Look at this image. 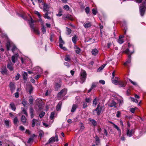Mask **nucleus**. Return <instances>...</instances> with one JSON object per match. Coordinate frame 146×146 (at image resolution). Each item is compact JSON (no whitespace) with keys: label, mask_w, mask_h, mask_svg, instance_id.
<instances>
[{"label":"nucleus","mask_w":146,"mask_h":146,"mask_svg":"<svg viewBox=\"0 0 146 146\" xmlns=\"http://www.w3.org/2000/svg\"><path fill=\"white\" fill-rule=\"evenodd\" d=\"M90 121L92 122L94 126H95L96 125V122L94 120L92 119H90Z\"/></svg>","instance_id":"obj_32"},{"label":"nucleus","mask_w":146,"mask_h":146,"mask_svg":"<svg viewBox=\"0 0 146 146\" xmlns=\"http://www.w3.org/2000/svg\"><path fill=\"white\" fill-rule=\"evenodd\" d=\"M112 82L113 84H118L119 81H117V80H115L114 79V78L113 79L112 78Z\"/></svg>","instance_id":"obj_37"},{"label":"nucleus","mask_w":146,"mask_h":146,"mask_svg":"<svg viewBox=\"0 0 146 146\" xmlns=\"http://www.w3.org/2000/svg\"><path fill=\"white\" fill-rule=\"evenodd\" d=\"M145 2H144L143 4L141 5L139 7L140 12L141 15L142 16H143L145 13Z\"/></svg>","instance_id":"obj_4"},{"label":"nucleus","mask_w":146,"mask_h":146,"mask_svg":"<svg viewBox=\"0 0 146 146\" xmlns=\"http://www.w3.org/2000/svg\"><path fill=\"white\" fill-rule=\"evenodd\" d=\"M19 56V54L18 53H17L14 55L12 56L11 60L12 62L13 63H15V62L16 61L17 59V57Z\"/></svg>","instance_id":"obj_9"},{"label":"nucleus","mask_w":146,"mask_h":146,"mask_svg":"<svg viewBox=\"0 0 146 146\" xmlns=\"http://www.w3.org/2000/svg\"><path fill=\"white\" fill-rule=\"evenodd\" d=\"M6 46L7 50H10V48L11 47L10 43L9 42H7Z\"/></svg>","instance_id":"obj_34"},{"label":"nucleus","mask_w":146,"mask_h":146,"mask_svg":"<svg viewBox=\"0 0 146 146\" xmlns=\"http://www.w3.org/2000/svg\"><path fill=\"white\" fill-rule=\"evenodd\" d=\"M64 17V19L65 20H66L67 19H68L71 21H73V18L72 16L69 14L65 15Z\"/></svg>","instance_id":"obj_12"},{"label":"nucleus","mask_w":146,"mask_h":146,"mask_svg":"<svg viewBox=\"0 0 146 146\" xmlns=\"http://www.w3.org/2000/svg\"><path fill=\"white\" fill-rule=\"evenodd\" d=\"M82 103L83 108H85L87 107V106H88L86 102H82Z\"/></svg>","instance_id":"obj_44"},{"label":"nucleus","mask_w":146,"mask_h":146,"mask_svg":"<svg viewBox=\"0 0 146 146\" xmlns=\"http://www.w3.org/2000/svg\"><path fill=\"white\" fill-rule=\"evenodd\" d=\"M91 25V24L90 22L88 23L84 24V26L86 28L90 27Z\"/></svg>","instance_id":"obj_26"},{"label":"nucleus","mask_w":146,"mask_h":146,"mask_svg":"<svg viewBox=\"0 0 146 146\" xmlns=\"http://www.w3.org/2000/svg\"><path fill=\"white\" fill-rule=\"evenodd\" d=\"M39 18V19L38 20V22H40L42 25H43L44 23V21L42 19H41V17Z\"/></svg>","instance_id":"obj_52"},{"label":"nucleus","mask_w":146,"mask_h":146,"mask_svg":"<svg viewBox=\"0 0 146 146\" xmlns=\"http://www.w3.org/2000/svg\"><path fill=\"white\" fill-rule=\"evenodd\" d=\"M85 11L87 14H88L90 11V8L89 7H87L85 9Z\"/></svg>","instance_id":"obj_50"},{"label":"nucleus","mask_w":146,"mask_h":146,"mask_svg":"<svg viewBox=\"0 0 146 146\" xmlns=\"http://www.w3.org/2000/svg\"><path fill=\"white\" fill-rule=\"evenodd\" d=\"M20 75L18 73L17 75L15 76V79L16 80H19V79L20 77Z\"/></svg>","instance_id":"obj_58"},{"label":"nucleus","mask_w":146,"mask_h":146,"mask_svg":"<svg viewBox=\"0 0 146 146\" xmlns=\"http://www.w3.org/2000/svg\"><path fill=\"white\" fill-rule=\"evenodd\" d=\"M65 60L66 61L69 62L70 60V57L69 56H66L65 57Z\"/></svg>","instance_id":"obj_48"},{"label":"nucleus","mask_w":146,"mask_h":146,"mask_svg":"<svg viewBox=\"0 0 146 146\" xmlns=\"http://www.w3.org/2000/svg\"><path fill=\"white\" fill-rule=\"evenodd\" d=\"M49 7L47 4L45 3L43 4V10L44 11H45L46 12L48 11Z\"/></svg>","instance_id":"obj_15"},{"label":"nucleus","mask_w":146,"mask_h":146,"mask_svg":"<svg viewBox=\"0 0 146 146\" xmlns=\"http://www.w3.org/2000/svg\"><path fill=\"white\" fill-rule=\"evenodd\" d=\"M38 121L37 120L35 119H33L32 120V127H34L35 126L36 123Z\"/></svg>","instance_id":"obj_28"},{"label":"nucleus","mask_w":146,"mask_h":146,"mask_svg":"<svg viewBox=\"0 0 146 146\" xmlns=\"http://www.w3.org/2000/svg\"><path fill=\"white\" fill-rule=\"evenodd\" d=\"M77 38V37L76 35H75L72 38V41L74 44L76 43V39Z\"/></svg>","instance_id":"obj_30"},{"label":"nucleus","mask_w":146,"mask_h":146,"mask_svg":"<svg viewBox=\"0 0 146 146\" xmlns=\"http://www.w3.org/2000/svg\"><path fill=\"white\" fill-rule=\"evenodd\" d=\"M132 131L133 129H131L130 130L128 128H127V131L126 134L127 136L129 137H131L132 135Z\"/></svg>","instance_id":"obj_17"},{"label":"nucleus","mask_w":146,"mask_h":146,"mask_svg":"<svg viewBox=\"0 0 146 146\" xmlns=\"http://www.w3.org/2000/svg\"><path fill=\"white\" fill-rule=\"evenodd\" d=\"M108 106L111 107H113L114 108H116L117 103L114 101L112 100L108 104Z\"/></svg>","instance_id":"obj_10"},{"label":"nucleus","mask_w":146,"mask_h":146,"mask_svg":"<svg viewBox=\"0 0 146 146\" xmlns=\"http://www.w3.org/2000/svg\"><path fill=\"white\" fill-rule=\"evenodd\" d=\"M130 111L132 113H134L135 111V108H132L130 109Z\"/></svg>","instance_id":"obj_64"},{"label":"nucleus","mask_w":146,"mask_h":146,"mask_svg":"<svg viewBox=\"0 0 146 146\" xmlns=\"http://www.w3.org/2000/svg\"><path fill=\"white\" fill-rule=\"evenodd\" d=\"M11 107V109L13 111H15L16 109V107L15 105L13 103H11L10 104Z\"/></svg>","instance_id":"obj_25"},{"label":"nucleus","mask_w":146,"mask_h":146,"mask_svg":"<svg viewBox=\"0 0 146 146\" xmlns=\"http://www.w3.org/2000/svg\"><path fill=\"white\" fill-rule=\"evenodd\" d=\"M110 123H111L112 124H113L114 125V127L118 131H120V129L115 124L113 123V122H110Z\"/></svg>","instance_id":"obj_43"},{"label":"nucleus","mask_w":146,"mask_h":146,"mask_svg":"<svg viewBox=\"0 0 146 146\" xmlns=\"http://www.w3.org/2000/svg\"><path fill=\"white\" fill-rule=\"evenodd\" d=\"M45 112L44 111H42L39 115L40 118H42L45 114Z\"/></svg>","instance_id":"obj_54"},{"label":"nucleus","mask_w":146,"mask_h":146,"mask_svg":"<svg viewBox=\"0 0 146 146\" xmlns=\"http://www.w3.org/2000/svg\"><path fill=\"white\" fill-rule=\"evenodd\" d=\"M59 44H64V41L62 40V37L61 36H60L59 37Z\"/></svg>","instance_id":"obj_53"},{"label":"nucleus","mask_w":146,"mask_h":146,"mask_svg":"<svg viewBox=\"0 0 146 146\" xmlns=\"http://www.w3.org/2000/svg\"><path fill=\"white\" fill-rule=\"evenodd\" d=\"M99 104L97 106V108L93 111H96V112L97 114L98 115H100L101 113L103 111L105 110V108L102 106H100Z\"/></svg>","instance_id":"obj_2"},{"label":"nucleus","mask_w":146,"mask_h":146,"mask_svg":"<svg viewBox=\"0 0 146 146\" xmlns=\"http://www.w3.org/2000/svg\"><path fill=\"white\" fill-rule=\"evenodd\" d=\"M130 98L131 99L132 101L136 103H138V101L137 100L135 99L134 98L130 97Z\"/></svg>","instance_id":"obj_39"},{"label":"nucleus","mask_w":146,"mask_h":146,"mask_svg":"<svg viewBox=\"0 0 146 146\" xmlns=\"http://www.w3.org/2000/svg\"><path fill=\"white\" fill-rule=\"evenodd\" d=\"M98 51L96 49H94L92 51V53L94 55H96L98 54Z\"/></svg>","instance_id":"obj_22"},{"label":"nucleus","mask_w":146,"mask_h":146,"mask_svg":"<svg viewBox=\"0 0 146 146\" xmlns=\"http://www.w3.org/2000/svg\"><path fill=\"white\" fill-rule=\"evenodd\" d=\"M29 102L30 104H33V99L32 98H30L29 100Z\"/></svg>","instance_id":"obj_63"},{"label":"nucleus","mask_w":146,"mask_h":146,"mask_svg":"<svg viewBox=\"0 0 146 146\" xmlns=\"http://www.w3.org/2000/svg\"><path fill=\"white\" fill-rule=\"evenodd\" d=\"M13 64L11 62H8V64L7 65V68L10 70V71H12L13 70Z\"/></svg>","instance_id":"obj_7"},{"label":"nucleus","mask_w":146,"mask_h":146,"mask_svg":"<svg viewBox=\"0 0 146 146\" xmlns=\"http://www.w3.org/2000/svg\"><path fill=\"white\" fill-rule=\"evenodd\" d=\"M77 107L78 106L77 105L73 104L72 106V107L71 110V111L72 112H74L76 110Z\"/></svg>","instance_id":"obj_24"},{"label":"nucleus","mask_w":146,"mask_h":146,"mask_svg":"<svg viewBox=\"0 0 146 146\" xmlns=\"http://www.w3.org/2000/svg\"><path fill=\"white\" fill-rule=\"evenodd\" d=\"M61 85L62 83L61 82L55 83L54 86L55 90H57L58 89L60 88Z\"/></svg>","instance_id":"obj_13"},{"label":"nucleus","mask_w":146,"mask_h":146,"mask_svg":"<svg viewBox=\"0 0 146 146\" xmlns=\"http://www.w3.org/2000/svg\"><path fill=\"white\" fill-rule=\"evenodd\" d=\"M35 13L38 16V18L41 17V16L40 14V13L36 11L35 12Z\"/></svg>","instance_id":"obj_55"},{"label":"nucleus","mask_w":146,"mask_h":146,"mask_svg":"<svg viewBox=\"0 0 146 146\" xmlns=\"http://www.w3.org/2000/svg\"><path fill=\"white\" fill-rule=\"evenodd\" d=\"M121 112L119 111H118L117 112L116 116L117 117H119L121 115Z\"/></svg>","instance_id":"obj_59"},{"label":"nucleus","mask_w":146,"mask_h":146,"mask_svg":"<svg viewBox=\"0 0 146 146\" xmlns=\"http://www.w3.org/2000/svg\"><path fill=\"white\" fill-rule=\"evenodd\" d=\"M29 111H30V114L33 113L34 110L32 107H31L30 108V109H29Z\"/></svg>","instance_id":"obj_61"},{"label":"nucleus","mask_w":146,"mask_h":146,"mask_svg":"<svg viewBox=\"0 0 146 146\" xmlns=\"http://www.w3.org/2000/svg\"><path fill=\"white\" fill-rule=\"evenodd\" d=\"M129 80L131 84H132L133 85H135V86L137 85V83L136 82L133 81L130 79H129Z\"/></svg>","instance_id":"obj_60"},{"label":"nucleus","mask_w":146,"mask_h":146,"mask_svg":"<svg viewBox=\"0 0 146 146\" xmlns=\"http://www.w3.org/2000/svg\"><path fill=\"white\" fill-rule=\"evenodd\" d=\"M18 122V119L17 117H15L13 119V122L15 124H17Z\"/></svg>","instance_id":"obj_47"},{"label":"nucleus","mask_w":146,"mask_h":146,"mask_svg":"<svg viewBox=\"0 0 146 146\" xmlns=\"http://www.w3.org/2000/svg\"><path fill=\"white\" fill-rule=\"evenodd\" d=\"M92 101V99L90 98H86L85 99V102L86 103H90Z\"/></svg>","instance_id":"obj_38"},{"label":"nucleus","mask_w":146,"mask_h":146,"mask_svg":"<svg viewBox=\"0 0 146 146\" xmlns=\"http://www.w3.org/2000/svg\"><path fill=\"white\" fill-rule=\"evenodd\" d=\"M129 59L126 61V62L124 63V65L126 66H127V64L131 62V58H129Z\"/></svg>","instance_id":"obj_46"},{"label":"nucleus","mask_w":146,"mask_h":146,"mask_svg":"<svg viewBox=\"0 0 146 146\" xmlns=\"http://www.w3.org/2000/svg\"><path fill=\"white\" fill-rule=\"evenodd\" d=\"M63 44H59V46L60 48L62 49L63 50H67L66 48L65 47L63 46Z\"/></svg>","instance_id":"obj_45"},{"label":"nucleus","mask_w":146,"mask_h":146,"mask_svg":"<svg viewBox=\"0 0 146 146\" xmlns=\"http://www.w3.org/2000/svg\"><path fill=\"white\" fill-rule=\"evenodd\" d=\"M93 106H96L97 105V100L96 98L94 99L93 102Z\"/></svg>","instance_id":"obj_41"},{"label":"nucleus","mask_w":146,"mask_h":146,"mask_svg":"<svg viewBox=\"0 0 146 146\" xmlns=\"http://www.w3.org/2000/svg\"><path fill=\"white\" fill-rule=\"evenodd\" d=\"M1 72L3 74H6L7 72V70L5 67H4L2 69L1 71Z\"/></svg>","instance_id":"obj_20"},{"label":"nucleus","mask_w":146,"mask_h":146,"mask_svg":"<svg viewBox=\"0 0 146 146\" xmlns=\"http://www.w3.org/2000/svg\"><path fill=\"white\" fill-rule=\"evenodd\" d=\"M9 87L12 93L13 92L15 89V86L14 84L12 82H10L9 84Z\"/></svg>","instance_id":"obj_8"},{"label":"nucleus","mask_w":146,"mask_h":146,"mask_svg":"<svg viewBox=\"0 0 146 146\" xmlns=\"http://www.w3.org/2000/svg\"><path fill=\"white\" fill-rule=\"evenodd\" d=\"M92 12L94 15H96L97 12L96 10L94 8L92 10Z\"/></svg>","instance_id":"obj_56"},{"label":"nucleus","mask_w":146,"mask_h":146,"mask_svg":"<svg viewBox=\"0 0 146 146\" xmlns=\"http://www.w3.org/2000/svg\"><path fill=\"white\" fill-rule=\"evenodd\" d=\"M41 30L42 31V32L43 34H44L46 33V29L45 27L44 26V25H42V27L41 28Z\"/></svg>","instance_id":"obj_40"},{"label":"nucleus","mask_w":146,"mask_h":146,"mask_svg":"<svg viewBox=\"0 0 146 146\" xmlns=\"http://www.w3.org/2000/svg\"><path fill=\"white\" fill-rule=\"evenodd\" d=\"M21 109L22 110V112L25 114L26 116H28V114L26 110H25L24 108H21Z\"/></svg>","instance_id":"obj_27"},{"label":"nucleus","mask_w":146,"mask_h":146,"mask_svg":"<svg viewBox=\"0 0 146 146\" xmlns=\"http://www.w3.org/2000/svg\"><path fill=\"white\" fill-rule=\"evenodd\" d=\"M95 139L96 141V144L99 143L100 142V140L99 137L97 136L96 135L95 136Z\"/></svg>","instance_id":"obj_31"},{"label":"nucleus","mask_w":146,"mask_h":146,"mask_svg":"<svg viewBox=\"0 0 146 146\" xmlns=\"http://www.w3.org/2000/svg\"><path fill=\"white\" fill-rule=\"evenodd\" d=\"M104 135L106 136H107L108 135V133L107 130L105 129H104Z\"/></svg>","instance_id":"obj_62"},{"label":"nucleus","mask_w":146,"mask_h":146,"mask_svg":"<svg viewBox=\"0 0 146 146\" xmlns=\"http://www.w3.org/2000/svg\"><path fill=\"white\" fill-rule=\"evenodd\" d=\"M27 120V119H26L24 115H22L21 116V121L23 123V124H24L26 123Z\"/></svg>","instance_id":"obj_18"},{"label":"nucleus","mask_w":146,"mask_h":146,"mask_svg":"<svg viewBox=\"0 0 146 146\" xmlns=\"http://www.w3.org/2000/svg\"><path fill=\"white\" fill-rule=\"evenodd\" d=\"M118 84L120 87H123L125 86L126 85V83L122 81H119Z\"/></svg>","instance_id":"obj_16"},{"label":"nucleus","mask_w":146,"mask_h":146,"mask_svg":"<svg viewBox=\"0 0 146 146\" xmlns=\"http://www.w3.org/2000/svg\"><path fill=\"white\" fill-rule=\"evenodd\" d=\"M80 82L83 83L84 82L86 78V72L84 70H82L80 73Z\"/></svg>","instance_id":"obj_3"},{"label":"nucleus","mask_w":146,"mask_h":146,"mask_svg":"<svg viewBox=\"0 0 146 146\" xmlns=\"http://www.w3.org/2000/svg\"><path fill=\"white\" fill-rule=\"evenodd\" d=\"M74 48L75 49V51L76 53L79 54L81 52V50L76 45H75L74 46Z\"/></svg>","instance_id":"obj_14"},{"label":"nucleus","mask_w":146,"mask_h":146,"mask_svg":"<svg viewBox=\"0 0 146 146\" xmlns=\"http://www.w3.org/2000/svg\"><path fill=\"white\" fill-rule=\"evenodd\" d=\"M66 34L67 35H69L71 33L72 30L70 29L68 27H66Z\"/></svg>","instance_id":"obj_36"},{"label":"nucleus","mask_w":146,"mask_h":146,"mask_svg":"<svg viewBox=\"0 0 146 146\" xmlns=\"http://www.w3.org/2000/svg\"><path fill=\"white\" fill-rule=\"evenodd\" d=\"M124 52L126 54L128 55L129 58H130L131 57V55L133 53V51L131 52L129 48H127L125 50Z\"/></svg>","instance_id":"obj_11"},{"label":"nucleus","mask_w":146,"mask_h":146,"mask_svg":"<svg viewBox=\"0 0 146 146\" xmlns=\"http://www.w3.org/2000/svg\"><path fill=\"white\" fill-rule=\"evenodd\" d=\"M124 42L123 40L121 38H119L118 40V42L120 44L123 43Z\"/></svg>","instance_id":"obj_51"},{"label":"nucleus","mask_w":146,"mask_h":146,"mask_svg":"<svg viewBox=\"0 0 146 146\" xmlns=\"http://www.w3.org/2000/svg\"><path fill=\"white\" fill-rule=\"evenodd\" d=\"M55 138L54 137H52L50 138L49 140V143H50L55 141Z\"/></svg>","instance_id":"obj_35"},{"label":"nucleus","mask_w":146,"mask_h":146,"mask_svg":"<svg viewBox=\"0 0 146 146\" xmlns=\"http://www.w3.org/2000/svg\"><path fill=\"white\" fill-rule=\"evenodd\" d=\"M63 8L67 11L69 9V7L67 5H66L64 6Z\"/></svg>","instance_id":"obj_57"},{"label":"nucleus","mask_w":146,"mask_h":146,"mask_svg":"<svg viewBox=\"0 0 146 146\" xmlns=\"http://www.w3.org/2000/svg\"><path fill=\"white\" fill-rule=\"evenodd\" d=\"M29 94H31L33 90V88L31 84L28 85Z\"/></svg>","instance_id":"obj_19"},{"label":"nucleus","mask_w":146,"mask_h":146,"mask_svg":"<svg viewBox=\"0 0 146 146\" xmlns=\"http://www.w3.org/2000/svg\"><path fill=\"white\" fill-rule=\"evenodd\" d=\"M52 13L51 12H48V11L46 12L44 14V17L45 19H52Z\"/></svg>","instance_id":"obj_5"},{"label":"nucleus","mask_w":146,"mask_h":146,"mask_svg":"<svg viewBox=\"0 0 146 146\" xmlns=\"http://www.w3.org/2000/svg\"><path fill=\"white\" fill-rule=\"evenodd\" d=\"M61 105L62 102H60L58 103V104L56 106V110L57 111H58L61 109Z\"/></svg>","instance_id":"obj_23"},{"label":"nucleus","mask_w":146,"mask_h":146,"mask_svg":"<svg viewBox=\"0 0 146 146\" xmlns=\"http://www.w3.org/2000/svg\"><path fill=\"white\" fill-rule=\"evenodd\" d=\"M55 115L54 112H52L50 115V118L51 119H53L54 118Z\"/></svg>","instance_id":"obj_49"},{"label":"nucleus","mask_w":146,"mask_h":146,"mask_svg":"<svg viewBox=\"0 0 146 146\" xmlns=\"http://www.w3.org/2000/svg\"><path fill=\"white\" fill-rule=\"evenodd\" d=\"M96 86L97 85L96 83H93L92 84V85L90 88L92 90L93 89L95 88Z\"/></svg>","instance_id":"obj_42"},{"label":"nucleus","mask_w":146,"mask_h":146,"mask_svg":"<svg viewBox=\"0 0 146 146\" xmlns=\"http://www.w3.org/2000/svg\"><path fill=\"white\" fill-rule=\"evenodd\" d=\"M9 122L10 121L9 120H5L4 121V123L5 125L6 126L7 128H9L10 127Z\"/></svg>","instance_id":"obj_29"},{"label":"nucleus","mask_w":146,"mask_h":146,"mask_svg":"<svg viewBox=\"0 0 146 146\" xmlns=\"http://www.w3.org/2000/svg\"><path fill=\"white\" fill-rule=\"evenodd\" d=\"M67 93V90L66 89H62L58 94V96L59 97H60L61 96H64Z\"/></svg>","instance_id":"obj_6"},{"label":"nucleus","mask_w":146,"mask_h":146,"mask_svg":"<svg viewBox=\"0 0 146 146\" xmlns=\"http://www.w3.org/2000/svg\"><path fill=\"white\" fill-rule=\"evenodd\" d=\"M30 20L29 21V23L31 29L37 34L39 35L40 33L38 29L34 27V25L33 24L34 23V21L33 19L31 17H30Z\"/></svg>","instance_id":"obj_1"},{"label":"nucleus","mask_w":146,"mask_h":146,"mask_svg":"<svg viewBox=\"0 0 146 146\" xmlns=\"http://www.w3.org/2000/svg\"><path fill=\"white\" fill-rule=\"evenodd\" d=\"M28 74L27 72H24L22 74L23 78L24 80H26L27 78Z\"/></svg>","instance_id":"obj_21"},{"label":"nucleus","mask_w":146,"mask_h":146,"mask_svg":"<svg viewBox=\"0 0 146 146\" xmlns=\"http://www.w3.org/2000/svg\"><path fill=\"white\" fill-rule=\"evenodd\" d=\"M106 64H104L102 65L98 69V72H100L101 70H102L105 66L106 65Z\"/></svg>","instance_id":"obj_33"}]
</instances>
